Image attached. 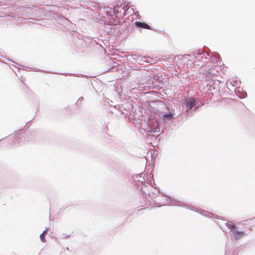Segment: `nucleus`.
I'll list each match as a JSON object with an SVG mask.
<instances>
[{
    "label": "nucleus",
    "instance_id": "obj_5",
    "mask_svg": "<svg viewBox=\"0 0 255 255\" xmlns=\"http://www.w3.org/2000/svg\"><path fill=\"white\" fill-rule=\"evenodd\" d=\"M227 226L230 229H232V231L237 229L236 226L232 222L227 223Z\"/></svg>",
    "mask_w": 255,
    "mask_h": 255
},
{
    "label": "nucleus",
    "instance_id": "obj_4",
    "mask_svg": "<svg viewBox=\"0 0 255 255\" xmlns=\"http://www.w3.org/2000/svg\"><path fill=\"white\" fill-rule=\"evenodd\" d=\"M48 229H45L43 233L40 235V238L42 242H45V235L48 232Z\"/></svg>",
    "mask_w": 255,
    "mask_h": 255
},
{
    "label": "nucleus",
    "instance_id": "obj_3",
    "mask_svg": "<svg viewBox=\"0 0 255 255\" xmlns=\"http://www.w3.org/2000/svg\"><path fill=\"white\" fill-rule=\"evenodd\" d=\"M135 25L137 27H141L142 28L148 29H150V27L149 25H148L147 24H146L145 23H144V22H135Z\"/></svg>",
    "mask_w": 255,
    "mask_h": 255
},
{
    "label": "nucleus",
    "instance_id": "obj_8",
    "mask_svg": "<svg viewBox=\"0 0 255 255\" xmlns=\"http://www.w3.org/2000/svg\"><path fill=\"white\" fill-rule=\"evenodd\" d=\"M128 8H129V7L128 6V5L124 7V9L125 10V13H126V10H128Z\"/></svg>",
    "mask_w": 255,
    "mask_h": 255
},
{
    "label": "nucleus",
    "instance_id": "obj_1",
    "mask_svg": "<svg viewBox=\"0 0 255 255\" xmlns=\"http://www.w3.org/2000/svg\"><path fill=\"white\" fill-rule=\"evenodd\" d=\"M187 107L186 112L190 111L195 105V100L194 98H190L186 100L185 102Z\"/></svg>",
    "mask_w": 255,
    "mask_h": 255
},
{
    "label": "nucleus",
    "instance_id": "obj_6",
    "mask_svg": "<svg viewBox=\"0 0 255 255\" xmlns=\"http://www.w3.org/2000/svg\"><path fill=\"white\" fill-rule=\"evenodd\" d=\"M114 16H113L112 19H113L114 21H113L110 20L109 22L110 24L111 25H117L119 23V20L114 19Z\"/></svg>",
    "mask_w": 255,
    "mask_h": 255
},
{
    "label": "nucleus",
    "instance_id": "obj_2",
    "mask_svg": "<svg viewBox=\"0 0 255 255\" xmlns=\"http://www.w3.org/2000/svg\"><path fill=\"white\" fill-rule=\"evenodd\" d=\"M233 233L234 235V237L236 240H239L240 238H242L245 235V233L243 231H237L236 230L233 231Z\"/></svg>",
    "mask_w": 255,
    "mask_h": 255
},
{
    "label": "nucleus",
    "instance_id": "obj_7",
    "mask_svg": "<svg viewBox=\"0 0 255 255\" xmlns=\"http://www.w3.org/2000/svg\"><path fill=\"white\" fill-rule=\"evenodd\" d=\"M171 114H166V115H164V118H171Z\"/></svg>",
    "mask_w": 255,
    "mask_h": 255
}]
</instances>
